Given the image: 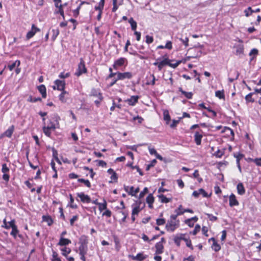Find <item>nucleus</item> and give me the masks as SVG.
Instances as JSON below:
<instances>
[{"mask_svg": "<svg viewBox=\"0 0 261 261\" xmlns=\"http://www.w3.org/2000/svg\"><path fill=\"white\" fill-rule=\"evenodd\" d=\"M80 246L79 247V251H88V238L85 235H82L79 238Z\"/></svg>", "mask_w": 261, "mask_h": 261, "instance_id": "nucleus-1", "label": "nucleus"}, {"mask_svg": "<svg viewBox=\"0 0 261 261\" xmlns=\"http://www.w3.org/2000/svg\"><path fill=\"white\" fill-rule=\"evenodd\" d=\"M60 120V117L57 114H54L49 120L47 126L53 130H55L56 128L59 127V121Z\"/></svg>", "mask_w": 261, "mask_h": 261, "instance_id": "nucleus-2", "label": "nucleus"}, {"mask_svg": "<svg viewBox=\"0 0 261 261\" xmlns=\"http://www.w3.org/2000/svg\"><path fill=\"white\" fill-rule=\"evenodd\" d=\"M179 226V221L169 220L166 225V228L168 231L173 232Z\"/></svg>", "mask_w": 261, "mask_h": 261, "instance_id": "nucleus-3", "label": "nucleus"}, {"mask_svg": "<svg viewBox=\"0 0 261 261\" xmlns=\"http://www.w3.org/2000/svg\"><path fill=\"white\" fill-rule=\"evenodd\" d=\"M87 71V69L85 67L84 61L82 59H81V61L78 65V68L77 71L75 73V75L77 76H80L83 73H85Z\"/></svg>", "mask_w": 261, "mask_h": 261, "instance_id": "nucleus-4", "label": "nucleus"}, {"mask_svg": "<svg viewBox=\"0 0 261 261\" xmlns=\"http://www.w3.org/2000/svg\"><path fill=\"white\" fill-rule=\"evenodd\" d=\"M10 169L7 167V164L5 163H4L2 164V172L4 173L3 175V179L6 181H8L10 179V175L8 174V173L9 172Z\"/></svg>", "mask_w": 261, "mask_h": 261, "instance_id": "nucleus-5", "label": "nucleus"}, {"mask_svg": "<svg viewBox=\"0 0 261 261\" xmlns=\"http://www.w3.org/2000/svg\"><path fill=\"white\" fill-rule=\"evenodd\" d=\"M133 77V74L130 72H118L117 80H124L125 79H130Z\"/></svg>", "mask_w": 261, "mask_h": 261, "instance_id": "nucleus-6", "label": "nucleus"}, {"mask_svg": "<svg viewBox=\"0 0 261 261\" xmlns=\"http://www.w3.org/2000/svg\"><path fill=\"white\" fill-rule=\"evenodd\" d=\"M40 30L36 27L35 24H32L31 30L29 31L26 35V38L28 40L31 39L32 37H33L35 34L37 32H39Z\"/></svg>", "mask_w": 261, "mask_h": 261, "instance_id": "nucleus-7", "label": "nucleus"}, {"mask_svg": "<svg viewBox=\"0 0 261 261\" xmlns=\"http://www.w3.org/2000/svg\"><path fill=\"white\" fill-rule=\"evenodd\" d=\"M203 131L202 130H200V132L196 131L195 133L194 138V141L196 145H200L201 143V139L203 137Z\"/></svg>", "mask_w": 261, "mask_h": 261, "instance_id": "nucleus-8", "label": "nucleus"}, {"mask_svg": "<svg viewBox=\"0 0 261 261\" xmlns=\"http://www.w3.org/2000/svg\"><path fill=\"white\" fill-rule=\"evenodd\" d=\"M77 196L81 199V200L83 203H90L91 202L90 197L88 195L84 194L83 192L77 193Z\"/></svg>", "mask_w": 261, "mask_h": 261, "instance_id": "nucleus-9", "label": "nucleus"}, {"mask_svg": "<svg viewBox=\"0 0 261 261\" xmlns=\"http://www.w3.org/2000/svg\"><path fill=\"white\" fill-rule=\"evenodd\" d=\"M125 62H127V59L125 58H120L116 60L113 65L115 69H118V67L123 65Z\"/></svg>", "mask_w": 261, "mask_h": 261, "instance_id": "nucleus-10", "label": "nucleus"}, {"mask_svg": "<svg viewBox=\"0 0 261 261\" xmlns=\"http://www.w3.org/2000/svg\"><path fill=\"white\" fill-rule=\"evenodd\" d=\"M139 98V96L133 95L129 98L125 100L124 101L127 102L129 106H134L138 102Z\"/></svg>", "mask_w": 261, "mask_h": 261, "instance_id": "nucleus-11", "label": "nucleus"}, {"mask_svg": "<svg viewBox=\"0 0 261 261\" xmlns=\"http://www.w3.org/2000/svg\"><path fill=\"white\" fill-rule=\"evenodd\" d=\"M229 204L230 207L238 206L239 202L236 198V196L233 194H231L229 197Z\"/></svg>", "mask_w": 261, "mask_h": 261, "instance_id": "nucleus-12", "label": "nucleus"}, {"mask_svg": "<svg viewBox=\"0 0 261 261\" xmlns=\"http://www.w3.org/2000/svg\"><path fill=\"white\" fill-rule=\"evenodd\" d=\"M55 84L57 86V89L59 91H64L65 82L63 80H57L55 81Z\"/></svg>", "mask_w": 261, "mask_h": 261, "instance_id": "nucleus-13", "label": "nucleus"}, {"mask_svg": "<svg viewBox=\"0 0 261 261\" xmlns=\"http://www.w3.org/2000/svg\"><path fill=\"white\" fill-rule=\"evenodd\" d=\"M90 95L91 96L98 97V98L100 99H103L102 95L98 89L93 88L91 91Z\"/></svg>", "mask_w": 261, "mask_h": 261, "instance_id": "nucleus-14", "label": "nucleus"}, {"mask_svg": "<svg viewBox=\"0 0 261 261\" xmlns=\"http://www.w3.org/2000/svg\"><path fill=\"white\" fill-rule=\"evenodd\" d=\"M155 254H161L164 252V246L161 242H158L155 245Z\"/></svg>", "mask_w": 261, "mask_h": 261, "instance_id": "nucleus-15", "label": "nucleus"}, {"mask_svg": "<svg viewBox=\"0 0 261 261\" xmlns=\"http://www.w3.org/2000/svg\"><path fill=\"white\" fill-rule=\"evenodd\" d=\"M154 201V198L152 195V194H149L146 199V201L148 204V207L152 209L153 208V203Z\"/></svg>", "mask_w": 261, "mask_h": 261, "instance_id": "nucleus-16", "label": "nucleus"}, {"mask_svg": "<svg viewBox=\"0 0 261 261\" xmlns=\"http://www.w3.org/2000/svg\"><path fill=\"white\" fill-rule=\"evenodd\" d=\"M71 243L70 240L64 238V237H60V240L58 243V245L63 246L67 245Z\"/></svg>", "mask_w": 261, "mask_h": 261, "instance_id": "nucleus-17", "label": "nucleus"}, {"mask_svg": "<svg viewBox=\"0 0 261 261\" xmlns=\"http://www.w3.org/2000/svg\"><path fill=\"white\" fill-rule=\"evenodd\" d=\"M185 234H180L179 235H176L174 238V242L176 244L177 246H180V241L184 240Z\"/></svg>", "mask_w": 261, "mask_h": 261, "instance_id": "nucleus-18", "label": "nucleus"}, {"mask_svg": "<svg viewBox=\"0 0 261 261\" xmlns=\"http://www.w3.org/2000/svg\"><path fill=\"white\" fill-rule=\"evenodd\" d=\"M237 189L238 193L240 195H243L245 193V188L242 182H240L237 185Z\"/></svg>", "mask_w": 261, "mask_h": 261, "instance_id": "nucleus-19", "label": "nucleus"}, {"mask_svg": "<svg viewBox=\"0 0 261 261\" xmlns=\"http://www.w3.org/2000/svg\"><path fill=\"white\" fill-rule=\"evenodd\" d=\"M37 89L41 94L42 97L45 98L46 97V89L45 86L44 85H41L37 87Z\"/></svg>", "mask_w": 261, "mask_h": 261, "instance_id": "nucleus-20", "label": "nucleus"}, {"mask_svg": "<svg viewBox=\"0 0 261 261\" xmlns=\"http://www.w3.org/2000/svg\"><path fill=\"white\" fill-rule=\"evenodd\" d=\"M147 255H144L142 253H139L135 256H133V259L138 261H143L147 257Z\"/></svg>", "mask_w": 261, "mask_h": 261, "instance_id": "nucleus-21", "label": "nucleus"}, {"mask_svg": "<svg viewBox=\"0 0 261 261\" xmlns=\"http://www.w3.org/2000/svg\"><path fill=\"white\" fill-rule=\"evenodd\" d=\"M182 208V205H180L177 209L175 210V212L177 213V215H182L185 212L193 213L194 212L190 208L184 209L183 211H178Z\"/></svg>", "mask_w": 261, "mask_h": 261, "instance_id": "nucleus-22", "label": "nucleus"}, {"mask_svg": "<svg viewBox=\"0 0 261 261\" xmlns=\"http://www.w3.org/2000/svg\"><path fill=\"white\" fill-rule=\"evenodd\" d=\"M160 201L162 203H167L170 202L172 200L171 198H167L164 195L161 194L158 196Z\"/></svg>", "mask_w": 261, "mask_h": 261, "instance_id": "nucleus-23", "label": "nucleus"}, {"mask_svg": "<svg viewBox=\"0 0 261 261\" xmlns=\"http://www.w3.org/2000/svg\"><path fill=\"white\" fill-rule=\"evenodd\" d=\"M42 220L47 222L48 226H51L54 223V221L50 216H43Z\"/></svg>", "mask_w": 261, "mask_h": 261, "instance_id": "nucleus-24", "label": "nucleus"}, {"mask_svg": "<svg viewBox=\"0 0 261 261\" xmlns=\"http://www.w3.org/2000/svg\"><path fill=\"white\" fill-rule=\"evenodd\" d=\"M179 91H180L184 96L188 99H191L192 98L193 93L191 92H186L184 91L182 88L179 87L178 88Z\"/></svg>", "mask_w": 261, "mask_h": 261, "instance_id": "nucleus-25", "label": "nucleus"}, {"mask_svg": "<svg viewBox=\"0 0 261 261\" xmlns=\"http://www.w3.org/2000/svg\"><path fill=\"white\" fill-rule=\"evenodd\" d=\"M258 51L256 48H253L250 51L249 55L252 57L250 58V62H251L258 55Z\"/></svg>", "mask_w": 261, "mask_h": 261, "instance_id": "nucleus-26", "label": "nucleus"}, {"mask_svg": "<svg viewBox=\"0 0 261 261\" xmlns=\"http://www.w3.org/2000/svg\"><path fill=\"white\" fill-rule=\"evenodd\" d=\"M14 129L13 125L11 126L7 130H6L4 135L8 138H11Z\"/></svg>", "mask_w": 261, "mask_h": 261, "instance_id": "nucleus-27", "label": "nucleus"}, {"mask_svg": "<svg viewBox=\"0 0 261 261\" xmlns=\"http://www.w3.org/2000/svg\"><path fill=\"white\" fill-rule=\"evenodd\" d=\"M145 204L144 203L142 208L139 207V205H136L134 207L132 210V215H138L140 211L145 206Z\"/></svg>", "mask_w": 261, "mask_h": 261, "instance_id": "nucleus-28", "label": "nucleus"}, {"mask_svg": "<svg viewBox=\"0 0 261 261\" xmlns=\"http://www.w3.org/2000/svg\"><path fill=\"white\" fill-rule=\"evenodd\" d=\"M163 116L164 120L166 121V123L168 124L171 120L170 116L168 110H165L164 111Z\"/></svg>", "mask_w": 261, "mask_h": 261, "instance_id": "nucleus-29", "label": "nucleus"}, {"mask_svg": "<svg viewBox=\"0 0 261 261\" xmlns=\"http://www.w3.org/2000/svg\"><path fill=\"white\" fill-rule=\"evenodd\" d=\"M84 4H88L89 3H87V2H82L79 5V6L77 7V8L74 10L73 11V16L75 17H77V16L79 15V11H80V10L81 8V6Z\"/></svg>", "mask_w": 261, "mask_h": 261, "instance_id": "nucleus-30", "label": "nucleus"}, {"mask_svg": "<svg viewBox=\"0 0 261 261\" xmlns=\"http://www.w3.org/2000/svg\"><path fill=\"white\" fill-rule=\"evenodd\" d=\"M128 22L131 25V28L133 31H136L137 27V22L134 20L133 18L131 17L128 20Z\"/></svg>", "mask_w": 261, "mask_h": 261, "instance_id": "nucleus-31", "label": "nucleus"}, {"mask_svg": "<svg viewBox=\"0 0 261 261\" xmlns=\"http://www.w3.org/2000/svg\"><path fill=\"white\" fill-rule=\"evenodd\" d=\"M105 0H100L98 4V6H95V10H98L99 11H102L105 5Z\"/></svg>", "mask_w": 261, "mask_h": 261, "instance_id": "nucleus-32", "label": "nucleus"}, {"mask_svg": "<svg viewBox=\"0 0 261 261\" xmlns=\"http://www.w3.org/2000/svg\"><path fill=\"white\" fill-rule=\"evenodd\" d=\"M169 64V62L168 59H165V60L159 62V66H158L159 70H161L164 66H165L166 65H168Z\"/></svg>", "mask_w": 261, "mask_h": 261, "instance_id": "nucleus-33", "label": "nucleus"}, {"mask_svg": "<svg viewBox=\"0 0 261 261\" xmlns=\"http://www.w3.org/2000/svg\"><path fill=\"white\" fill-rule=\"evenodd\" d=\"M51 130H53L52 129H50L49 127L47 126H44L43 127V131L44 134L47 136V137H50L51 136Z\"/></svg>", "mask_w": 261, "mask_h": 261, "instance_id": "nucleus-34", "label": "nucleus"}, {"mask_svg": "<svg viewBox=\"0 0 261 261\" xmlns=\"http://www.w3.org/2000/svg\"><path fill=\"white\" fill-rule=\"evenodd\" d=\"M215 96L220 99H224V91L223 90L216 91L215 92Z\"/></svg>", "mask_w": 261, "mask_h": 261, "instance_id": "nucleus-35", "label": "nucleus"}, {"mask_svg": "<svg viewBox=\"0 0 261 261\" xmlns=\"http://www.w3.org/2000/svg\"><path fill=\"white\" fill-rule=\"evenodd\" d=\"M127 166H128V167H131L132 169H136L137 171L139 172V174L141 176L143 175V173L141 171V169L138 166H134L133 165V163H128L127 164Z\"/></svg>", "mask_w": 261, "mask_h": 261, "instance_id": "nucleus-36", "label": "nucleus"}, {"mask_svg": "<svg viewBox=\"0 0 261 261\" xmlns=\"http://www.w3.org/2000/svg\"><path fill=\"white\" fill-rule=\"evenodd\" d=\"M244 53V47L243 45H239L236 47V55H241Z\"/></svg>", "mask_w": 261, "mask_h": 261, "instance_id": "nucleus-37", "label": "nucleus"}, {"mask_svg": "<svg viewBox=\"0 0 261 261\" xmlns=\"http://www.w3.org/2000/svg\"><path fill=\"white\" fill-rule=\"evenodd\" d=\"M233 156L236 158L237 164H239L240 160L244 157V154L241 153H234Z\"/></svg>", "mask_w": 261, "mask_h": 261, "instance_id": "nucleus-38", "label": "nucleus"}, {"mask_svg": "<svg viewBox=\"0 0 261 261\" xmlns=\"http://www.w3.org/2000/svg\"><path fill=\"white\" fill-rule=\"evenodd\" d=\"M254 94V92H251L247 94L245 96V100L247 102H253L254 101V99L252 97V96Z\"/></svg>", "mask_w": 261, "mask_h": 261, "instance_id": "nucleus-39", "label": "nucleus"}, {"mask_svg": "<svg viewBox=\"0 0 261 261\" xmlns=\"http://www.w3.org/2000/svg\"><path fill=\"white\" fill-rule=\"evenodd\" d=\"M212 248L215 251L218 252L221 249L220 245L217 242V241L213 243Z\"/></svg>", "mask_w": 261, "mask_h": 261, "instance_id": "nucleus-40", "label": "nucleus"}, {"mask_svg": "<svg viewBox=\"0 0 261 261\" xmlns=\"http://www.w3.org/2000/svg\"><path fill=\"white\" fill-rule=\"evenodd\" d=\"M61 250L62 251V254L65 257H67V255L69 254L71 252V249L66 247L63 248H62Z\"/></svg>", "mask_w": 261, "mask_h": 261, "instance_id": "nucleus-41", "label": "nucleus"}, {"mask_svg": "<svg viewBox=\"0 0 261 261\" xmlns=\"http://www.w3.org/2000/svg\"><path fill=\"white\" fill-rule=\"evenodd\" d=\"M77 181L79 182L84 183L85 184V185L88 188H90L91 186V183L88 179H85L83 178H79Z\"/></svg>", "mask_w": 261, "mask_h": 261, "instance_id": "nucleus-42", "label": "nucleus"}, {"mask_svg": "<svg viewBox=\"0 0 261 261\" xmlns=\"http://www.w3.org/2000/svg\"><path fill=\"white\" fill-rule=\"evenodd\" d=\"M98 206L100 212H102L103 210H106L107 208V203L106 200L103 199V203H100Z\"/></svg>", "mask_w": 261, "mask_h": 261, "instance_id": "nucleus-43", "label": "nucleus"}, {"mask_svg": "<svg viewBox=\"0 0 261 261\" xmlns=\"http://www.w3.org/2000/svg\"><path fill=\"white\" fill-rule=\"evenodd\" d=\"M51 261H62L61 258L58 257V253L54 250H53Z\"/></svg>", "mask_w": 261, "mask_h": 261, "instance_id": "nucleus-44", "label": "nucleus"}, {"mask_svg": "<svg viewBox=\"0 0 261 261\" xmlns=\"http://www.w3.org/2000/svg\"><path fill=\"white\" fill-rule=\"evenodd\" d=\"M52 32H53V35L51 36V39L53 41H54L56 40L57 37L59 35L60 31L58 29H53Z\"/></svg>", "mask_w": 261, "mask_h": 261, "instance_id": "nucleus-45", "label": "nucleus"}, {"mask_svg": "<svg viewBox=\"0 0 261 261\" xmlns=\"http://www.w3.org/2000/svg\"><path fill=\"white\" fill-rule=\"evenodd\" d=\"M134 187H131L130 188V191L128 192V194L132 195V196H135L137 193L139 192V188H137L135 190H134Z\"/></svg>", "mask_w": 261, "mask_h": 261, "instance_id": "nucleus-46", "label": "nucleus"}, {"mask_svg": "<svg viewBox=\"0 0 261 261\" xmlns=\"http://www.w3.org/2000/svg\"><path fill=\"white\" fill-rule=\"evenodd\" d=\"M54 1L55 3V6L58 9V10H60V9H63V5L61 4V0H54Z\"/></svg>", "mask_w": 261, "mask_h": 261, "instance_id": "nucleus-47", "label": "nucleus"}, {"mask_svg": "<svg viewBox=\"0 0 261 261\" xmlns=\"http://www.w3.org/2000/svg\"><path fill=\"white\" fill-rule=\"evenodd\" d=\"M17 63V66L20 65V61L19 60H16L15 62L12 63L11 64L8 65V68L10 71H12L14 69V68L16 66V63Z\"/></svg>", "mask_w": 261, "mask_h": 261, "instance_id": "nucleus-48", "label": "nucleus"}, {"mask_svg": "<svg viewBox=\"0 0 261 261\" xmlns=\"http://www.w3.org/2000/svg\"><path fill=\"white\" fill-rule=\"evenodd\" d=\"M184 241L186 242L187 247L190 248L191 250L193 249V247L192 245L191 241L189 238H186L184 237Z\"/></svg>", "mask_w": 261, "mask_h": 261, "instance_id": "nucleus-49", "label": "nucleus"}, {"mask_svg": "<svg viewBox=\"0 0 261 261\" xmlns=\"http://www.w3.org/2000/svg\"><path fill=\"white\" fill-rule=\"evenodd\" d=\"M28 101L31 102H36L38 101H41V98L40 97H33L32 96L30 95L28 99Z\"/></svg>", "mask_w": 261, "mask_h": 261, "instance_id": "nucleus-50", "label": "nucleus"}, {"mask_svg": "<svg viewBox=\"0 0 261 261\" xmlns=\"http://www.w3.org/2000/svg\"><path fill=\"white\" fill-rule=\"evenodd\" d=\"M70 206L72 208H77V205L76 204H74L73 202H74V199L72 196L71 194H70Z\"/></svg>", "mask_w": 261, "mask_h": 261, "instance_id": "nucleus-51", "label": "nucleus"}, {"mask_svg": "<svg viewBox=\"0 0 261 261\" xmlns=\"http://www.w3.org/2000/svg\"><path fill=\"white\" fill-rule=\"evenodd\" d=\"M16 227H17V226L15 224V220H12L10 221V222H9V225L8 226H7V225L5 226V228H7V229H9L10 227L12 229V228H15Z\"/></svg>", "mask_w": 261, "mask_h": 261, "instance_id": "nucleus-52", "label": "nucleus"}, {"mask_svg": "<svg viewBox=\"0 0 261 261\" xmlns=\"http://www.w3.org/2000/svg\"><path fill=\"white\" fill-rule=\"evenodd\" d=\"M148 192V188L147 187H145L144 188L143 190L140 193L139 198L140 199L143 198L145 194L147 193Z\"/></svg>", "mask_w": 261, "mask_h": 261, "instance_id": "nucleus-53", "label": "nucleus"}, {"mask_svg": "<svg viewBox=\"0 0 261 261\" xmlns=\"http://www.w3.org/2000/svg\"><path fill=\"white\" fill-rule=\"evenodd\" d=\"M200 230V226L199 224H196L194 229L191 232L193 235H196L198 232Z\"/></svg>", "mask_w": 261, "mask_h": 261, "instance_id": "nucleus-54", "label": "nucleus"}, {"mask_svg": "<svg viewBox=\"0 0 261 261\" xmlns=\"http://www.w3.org/2000/svg\"><path fill=\"white\" fill-rule=\"evenodd\" d=\"M18 232V230L17 229V227L13 228L12 229V231L10 233L11 235L15 239L16 238L17 234Z\"/></svg>", "mask_w": 261, "mask_h": 261, "instance_id": "nucleus-55", "label": "nucleus"}, {"mask_svg": "<svg viewBox=\"0 0 261 261\" xmlns=\"http://www.w3.org/2000/svg\"><path fill=\"white\" fill-rule=\"evenodd\" d=\"M145 38H146L145 41L147 44H149L153 42L154 39H153V37L152 36H150L149 35H146L145 36Z\"/></svg>", "mask_w": 261, "mask_h": 261, "instance_id": "nucleus-56", "label": "nucleus"}, {"mask_svg": "<svg viewBox=\"0 0 261 261\" xmlns=\"http://www.w3.org/2000/svg\"><path fill=\"white\" fill-rule=\"evenodd\" d=\"M70 75V72H67L65 73L64 72H61L59 75V77L61 79H66L69 77Z\"/></svg>", "mask_w": 261, "mask_h": 261, "instance_id": "nucleus-57", "label": "nucleus"}, {"mask_svg": "<svg viewBox=\"0 0 261 261\" xmlns=\"http://www.w3.org/2000/svg\"><path fill=\"white\" fill-rule=\"evenodd\" d=\"M156 163V160L155 159L153 160L149 164L147 165V166L146 168V170L148 171L151 167H152L155 165Z\"/></svg>", "mask_w": 261, "mask_h": 261, "instance_id": "nucleus-58", "label": "nucleus"}, {"mask_svg": "<svg viewBox=\"0 0 261 261\" xmlns=\"http://www.w3.org/2000/svg\"><path fill=\"white\" fill-rule=\"evenodd\" d=\"M67 93L65 91H62V92L59 95V99L62 102H65V95Z\"/></svg>", "mask_w": 261, "mask_h": 261, "instance_id": "nucleus-59", "label": "nucleus"}, {"mask_svg": "<svg viewBox=\"0 0 261 261\" xmlns=\"http://www.w3.org/2000/svg\"><path fill=\"white\" fill-rule=\"evenodd\" d=\"M180 120V118H179V119L177 120L174 119L173 120L172 123L170 125V127L175 128V127H176L177 125L179 123Z\"/></svg>", "mask_w": 261, "mask_h": 261, "instance_id": "nucleus-60", "label": "nucleus"}, {"mask_svg": "<svg viewBox=\"0 0 261 261\" xmlns=\"http://www.w3.org/2000/svg\"><path fill=\"white\" fill-rule=\"evenodd\" d=\"M185 224L188 225L190 227L194 226V223L189 218L185 221Z\"/></svg>", "mask_w": 261, "mask_h": 261, "instance_id": "nucleus-61", "label": "nucleus"}, {"mask_svg": "<svg viewBox=\"0 0 261 261\" xmlns=\"http://www.w3.org/2000/svg\"><path fill=\"white\" fill-rule=\"evenodd\" d=\"M179 40L186 47L188 46L189 38L188 37H186L185 39L179 38Z\"/></svg>", "mask_w": 261, "mask_h": 261, "instance_id": "nucleus-62", "label": "nucleus"}, {"mask_svg": "<svg viewBox=\"0 0 261 261\" xmlns=\"http://www.w3.org/2000/svg\"><path fill=\"white\" fill-rule=\"evenodd\" d=\"M206 215L207 216L209 220L211 221H216L218 219V218L217 217L214 216L212 214H206Z\"/></svg>", "mask_w": 261, "mask_h": 261, "instance_id": "nucleus-63", "label": "nucleus"}, {"mask_svg": "<svg viewBox=\"0 0 261 261\" xmlns=\"http://www.w3.org/2000/svg\"><path fill=\"white\" fill-rule=\"evenodd\" d=\"M198 192H199V194H201L203 197H207L208 196L205 191L202 188L198 190Z\"/></svg>", "mask_w": 261, "mask_h": 261, "instance_id": "nucleus-64", "label": "nucleus"}]
</instances>
